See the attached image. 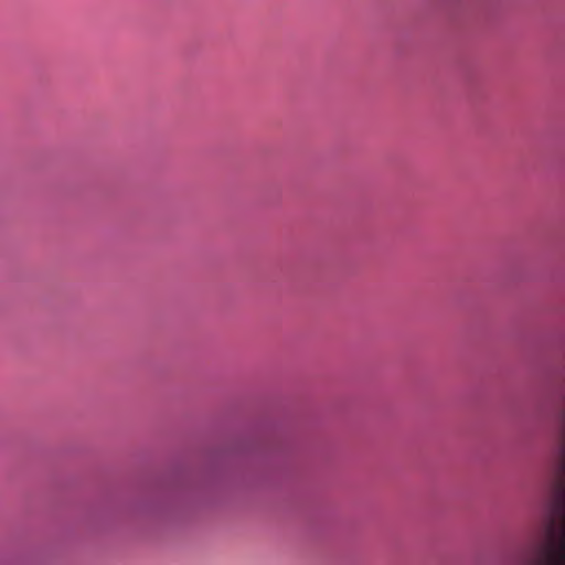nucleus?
I'll use <instances>...</instances> for the list:
<instances>
[{"instance_id":"obj_1","label":"nucleus","mask_w":565,"mask_h":565,"mask_svg":"<svg viewBox=\"0 0 565 565\" xmlns=\"http://www.w3.org/2000/svg\"><path fill=\"white\" fill-rule=\"evenodd\" d=\"M555 522L551 519L548 524L550 542L544 548L543 565H565V533L557 541L554 537Z\"/></svg>"}]
</instances>
